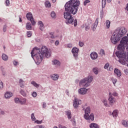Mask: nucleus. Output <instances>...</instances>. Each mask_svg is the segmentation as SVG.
I'll list each match as a JSON object with an SVG mask.
<instances>
[{
    "label": "nucleus",
    "instance_id": "f257e3e1",
    "mask_svg": "<svg viewBox=\"0 0 128 128\" xmlns=\"http://www.w3.org/2000/svg\"><path fill=\"white\" fill-rule=\"evenodd\" d=\"M80 4V2L78 0H70L64 5V10L66 12H64V16L66 20L65 22L66 24H72L74 26H78V20H74L72 14H76Z\"/></svg>",
    "mask_w": 128,
    "mask_h": 128
},
{
    "label": "nucleus",
    "instance_id": "f03ea898",
    "mask_svg": "<svg viewBox=\"0 0 128 128\" xmlns=\"http://www.w3.org/2000/svg\"><path fill=\"white\" fill-rule=\"evenodd\" d=\"M126 48L128 52V34L127 36H124L122 38L120 44L118 46V51L116 52V56L120 58L118 62L124 66L128 62V52H124Z\"/></svg>",
    "mask_w": 128,
    "mask_h": 128
},
{
    "label": "nucleus",
    "instance_id": "7ed1b4c3",
    "mask_svg": "<svg viewBox=\"0 0 128 128\" xmlns=\"http://www.w3.org/2000/svg\"><path fill=\"white\" fill-rule=\"evenodd\" d=\"M50 51L46 46H42L41 51L40 48L34 47L31 52L32 57L34 58V56H35L36 58V64L38 65L42 62L44 56L46 58H48L50 56Z\"/></svg>",
    "mask_w": 128,
    "mask_h": 128
},
{
    "label": "nucleus",
    "instance_id": "20e7f679",
    "mask_svg": "<svg viewBox=\"0 0 128 128\" xmlns=\"http://www.w3.org/2000/svg\"><path fill=\"white\" fill-rule=\"evenodd\" d=\"M82 110L84 111V118L86 120H94V115L92 113L90 114V107L88 106V104L82 105Z\"/></svg>",
    "mask_w": 128,
    "mask_h": 128
},
{
    "label": "nucleus",
    "instance_id": "39448f33",
    "mask_svg": "<svg viewBox=\"0 0 128 128\" xmlns=\"http://www.w3.org/2000/svg\"><path fill=\"white\" fill-rule=\"evenodd\" d=\"M92 76H88V78H85L80 80L79 82V86H83V88H88L90 84L92 82Z\"/></svg>",
    "mask_w": 128,
    "mask_h": 128
},
{
    "label": "nucleus",
    "instance_id": "423d86ee",
    "mask_svg": "<svg viewBox=\"0 0 128 128\" xmlns=\"http://www.w3.org/2000/svg\"><path fill=\"white\" fill-rule=\"evenodd\" d=\"M122 37L118 34V32L115 30L111 36V42L114 44H116L120 40Z\"/></svg>",
    "mask_w": 128,
    "mask_h": 128
},
{
    "label": "nucleus",
    "instance_id": "0eeeda50",
    "mask_svg": "<svg viewBox=\"0 0 128 128\" xmlns=\"http://www.w3.org/2000/svg\"><path fill=\"white\" fill-rule=\"evenodd\" d=\"M26 18L28 20H30L32 26H36V21H34V16H32V14L30 12H28L26 14Z\"/></svg>",
    "mask_w": 128,
    "mask_h": 128
},
{
    "label": "nucleus",
    "instance_id": "6e6552de",
    "mask_svg": "<svg viewBox=\"0 0 128 128\" xmlns=\"http://www.w3.org/2000/svg\"><path fill=\"white\" fill-rule=\"evenodd\" d=\"M116 32H118V34L120 35L121 38H122L126 34V28L122 26L119 29H116L115 30Z\"/></svg>",
    "mask_w": 128,
    "mask_h": 128
},
{
    "label": "nucleus",
    "instance_id": "1a4fd4ad",
    "mask_svg": "<svg viewBox=\"0 0 128 128\" xmlns=\"http://www.w3.org/2000/svg\"><path fill=\"white\" fill-rule=\"evenodd\" d=\"M80 49L76 47L74 48L72 50V52L73 54L74 57V58L75 60H78V51Z\"/></svg>",
    "mask_w": 128,
    "mask_h": 128
},
{
    "label": "nucleus",
    "instance_id": "9d476101",
    "mask_svg": "<svg viewBox=\"0 0 128 128\" xmlns=\"http://www.w3.org/2000/svg\"><path fill=\"white\" fill-rule=\"evenodd\" d=\"M108 100L109 101L110 104V106H113L114 104L116 102V98H114L112 95V92H109V98H108Z\"/></svg>",
    "mask_w": 128,
    "mask_h": 128
},
{
    "label": "nucleus",
    "instance_id": "9b49d317",
    "mask_svg": "<svg viewBox=\"0 0 128 128\" xmlns=\"http://www.w3.org/2000/svg\"><path fill=\"white\" fill-rule=\"evenodd\" d=\"M106 0H102V10L100 12V18H104V8H106Z\"/></svg>",
    "mask_w": 128,
    "mask_h": 128
},
{
    "label": "nucleus",
    "instance_id": "f8f14e48",
    "mask_svg": "<svg viewBox=\"0 0 128 128\" xmlns=\"http://www.w3.org/2000/svg\"><path fill=\"white\" fill-rule=\"evenodd\" d=\"M98 18H96V20L94 24H92V30H93V32H94L96 30V28L98 26Z\"/></svg>",
    "mask_w": 128,
    "mask_h": 128
},
{
    "label": "nucleus",
    "instance_id": "ddd939ff",
    "mask_svg": "<svg viewBox=\"0 0 128 128\" xmlns=\"http://www.w3.org/2000/svg\"><path fill=\"white\" fill-rule=\"evenodd\" d=\"M80 102H82V100H78L76 98H75L74 99V101L73 102V106L74 108H78V106L80 104Z\"/></svg>",
    "mask_w": 128,
    "mask_h": 128
},
{
    "label": "nucleus",
    "instance_id": "4468645a",
    "mask_svg": "<svg viewBox=\"0 0 128 128\" xmlns=\"http://www.w3.org/2000/svg\"><path fill=\"white\" fill-rule=\"evenodd\" d=\"M114 74L116 76L117 78H120L122 76V72L120 70L116 68L114 70Z\"/></svg>",
    "mask_w": 128,
    "mask_h": 128
},
{
    "label": "nucleus",
    "instance_id": "2eb2a0df",
    "mask_svg": "<svg viewBox=\"0 0 128 128\" xmlns=\"http://www.w3.org/2000/svg\"><path fill=\"white\" fill-rule=\"evenodd\" d=\"M90 56L92 60H96L98 56V53H96V52H93L90 54Z\"/></svg>",
    "mask_w": 128,
    "mask_h": 128
},
{
    "label": "nucleus",
    "instance_id": "dca6fc26",
    "mask_svg": "<svg viewBox=\"0 0 128 128\" xmlns=\"http://www.w3.org/2000/svg\"><path fill=\"white\" fill-rule=\"evenodd\" d=\"M38 26H39V28L40 30H41L42 32L44 30V22H42V21H39L38 22Z\"/></svg>",
    "mask_w": 128,
    "mask_h": 128
},
{
    "label": "nucleus",
    "instance_id": "f3484780",
    "mask_svg": "<svg viewBox=\"0 0 128 128\" xmlns=\"http://www.w3.org/2000/svg\"><path fill=\"white\" fill-rule=\"evenodd\" d=\"M88 22H90V23H86L84 24L85 30L88 31L90 28V24H92V20H89Z\"/></svg>",
    "mask_w": 128,
    "mask_h": 128
},
{
    "label": "nucleus",
    "instance_id": "a211bd4d",
    "mask_svg": "<svg viewBox=\"0 0 128 128\" xmlns=\"http://www.w3.org/2000/svg\"><path fill=\"white\" fill-rule=\"evenodd\" d=\"M88 92V89L84 88H80L78 90V92L80 94H86Z\"/></svg>",
    "mask_w": 128,
    "mask_h": 128
},
{
    "label": "nucleus",
    "instance_id": "6ab92c4d",
    "mask_svg": "<svg viewBox=\"0 0 128 128\" xmlns=\"http://www.w3.org/2000/svg\"><path fill=\"white\" fill-rule=\"evenodd\" d=\"M4 96L6 98H12V93L10 92H6L4 94Z\"/></svg>",
    "mask_w": 128,
    "mask_h": 128
},
{
    "label": "nucleus",
    "instance_id": "aec40b11",
    "mask_svg": "<svg viewBox=\"0 0 128 128\" xmlns=\"http://www.w3.org/2000/svg\"><path fill=\"white\" fill-rule=\"evenodd\" d=\"M53 64L56 66H60V62L58 60H54L52 61Z\"/></svg>",
    "mask_w": 128,
    "mask_h": 128
},
{
    "label": "nucleus",
    "instance_id": "412c9836",
    "mask_svg": "<svg viewBox=\"0 0 128 128\" xmlns=\"http://www.w3.org/2000/svg\"><path fill=\"white\" fill-rule=\"evenodd\" d=\"M20 104H26V98H20Z\"/></svg>",
    "mask_w": 128,
    "mask_h": 128
},
{
    "label": "nucleus",
    "instance_id": "4be33fe9",
    "mask_svg": "<svg viewBox=\"0 0 128 128\" xmlns=\"http://www.w3.org/2000/svg\"><path fill=\"white\" fill-rule=\"evenodd\" d=\"M58 78L59 76L58 74H53L51 76V78L53 80H58Z\"/></svg>",
    "mask_w": 128,
    "mask_h": 128
},
{
    "label": "nucleus",
    "instance_id": "5701e85b",
    "mask_svg": "<svg viewBox=\"0 0 128 128\" xmlns=\"http://www.w3.org/2000/svg\"><path fill=\"white\" fill-rule=\"evenodd\" d=\"M26 28L27 30H32V27L30 22H28L26 23Z\"/></svg>",
    "mask_w": 128,
    "mask_h": 128
},
{
    "label": "nucleus",
    "instance_id": "b1692460",
    "mask_svg": "<svg viewBox=\"0 0 128 128\" xmlns=\"http://www.w3.org/2000/svg\"><path fill=\"white\" fill-rule=\"evenodd\" d=\"M90 128H100V126L96 123H92L90 124Z\"/></svg>",
    "mask_w": 128,
    "mask_h": 128
},
{
    "label": "nucleus",
    "instance_id": "393cba45",
    "mask_svg": "<svg viewBox=\"0 0 128 128\" xmlns=\"http://www.w3.org/2000/svg\"><path fill=\"white\" fill-rule=\"evenodd\" d=\"M66 116L69 120L72 118V112L70 110L66 112Z\"/></svg>",
    "mask_w": 128,
    "mask_h": 128
},
{
    "label": "nucleus",
    "instance_id": "a878e982",
    "mask_svg": "<svg viewBox=\"0 0 128 128\" xmlns=\"http://www.w3.org/2000/svg\"><path fill=\"white\" fill-rule=\"evenodd\" d=\"M118 114V110H114L112 113V115L113 116L114 118H116Z\"/></svg>",
    "mask_w": 128,
    "mask_h": 128
},
{
    "label": "nucleus",
    "instance_id": "bb28decb",
    "mask_svg": "<svg viewBox=\"0 0 128 128\" xmlns=\"http://www.w3.org/2000/svg\"><path fill=\"white\" fill-rule=\"evenodd\" d=\"M122 124L125 128H128V121L126 122V120H122Z\"/></svg>",
    "mask_w": 128,
    "mask_h": 128
},
{
    "label": "nucleus",
    "instance_id": "cd10ccee",
    "mask_svg": "<svg viewBox=\"0 0 128 128\" xmlns=\"http://www.w3.org/2000/svg\"><path fill=\"white\" fill-rule=\"evenodd\" d=\"M24 80H22L20 79L19 80V84L20 88H24Z\"/></svg>",
    "mask_w": 128,
    "mask_h": 128
},
{
    "label": "nucleus",
    "instance_id": "c85d7f7f",
    "mask_svg": "<svg viewBox=\"0 0 128 128\" xmlns=\"http://www.w3.org/2000/svg\"><path fill=\"white\" fill-rule=\"evenodd\" d=\"M45 6L46 8H50L52 6V4H50V2L48 1H46L45 2Z\"/></svg>",
    "mask_w": 128,
    "mask_h": 128
},
{
    "label": "nucleus",
    "instance_id": "c756f323",
    "mask_svg": "<svg viewBox=\"0 0 128 128\" xmlns=\"http://www.w3.org/2000/svg\"><path fill=\"white\" fill-rule=\"evenodd\" d=\"M31 84H32L35 88H38V86H40V84H36L34 81H32L31 82Z\"/></svg>",
    "mask_w": 128,
    "mask_h": 128
},
{
    "label": "nucleus",
    "instance_id": "7c9ffc66",
    "mask_svg": "<svg viewBox=\"0 0 128 128\" xmlns=\"http://www.w3.org/2000/svg\"><path fill=\"white\" fill-rule=\"evenodd\" d=\"M106 27L107 28H108L110 26V21L107 20L106 22Z\"/></svg>",
    "mask_w": 128,
    "mask_h": 128
},
{
    "label": "nucleus",
    "instance_id": "2f4dec72",
    "mask_svg": "<svg viewBox=\"0 0 128 128\" xmlns=\"http://www.w3.org/2000/svg\"><path fill=\"white\" fill-rule=\"evenodd\" d=\"M20 94H22V96H26V92H24V90H20Z\"/></svg>",
    "mask_w": 128,
    "mask_h": 128
},
{
    "label": "nucleus",
    "instance_id": "473e14b6",
    "mask_svg": "<svg viewBox=\"0 0 128 128\" xmlns=\"http://www.w3.org/2000/svg\"><path fill=\"white\" fill-rule=\"evenodd\" d=\"M102 102L105 106H108V100L106 99H104L102 100Z\"/></svg>",
    "mask_w": 128,
    "mask_h": 128
},
{
    "label": "nucleus",
    "instance_id": "72a5a7b5",
    "mask_svg": "<svg viewBox=\"0 0 128 128\" xmlns=\"http://www.w3.org/2000/svg\"><path fill=\"white\" fill-rule=\"evenodd\" d=\"M2 58L3 60H8V56L6 54H2Z\"/></svg>",
    "mask_w": 128,
    "mask_h": 128
},
{
    "label": "nucleus",
    "instance_id": "f704fd0d",
    "mask_svg": "<svg viewBox=\"0 0 128 128\" xmlns=\"http://www.w3.org/2000/svg\"><path fill=\"white\" fill-rule=\"evenodd\" d=\"M50 16H51V18H56V12H51Z\"/></svg>",
    "mask_w": 128,
    "mask_h": 128
},
{
    "label": "nucleus",
    "instance_id": "c9c22d12",
    "mask_svg": "<svg viewBox=\"0 0 128 128\" xmlns=\"http://www.w3.org/2000/svg\"><path fill=\"white\" fill-rule=\"evenodd\" d=\"M111 80H112L114 86H116V82H118V80H116V78H111Z\"/></svg>",
    "mask_w": 128,
    "mask_h": 128
},
{
    "label": "nucleus",
    "instance_id": "e433bc0d",
    "mask_svg": "<svg viewBox=\"0 0 128 128\" xmlns=\"http://www.w3.org/2000/svg\"><path fill=\"white\" fill-rule=\"evenodd\" d=\"M92 70H93V72H94L95 74H98V70L97 68H94Z\"/></svg>",
    "mask_w": 128,
    "mask_h": 128
},
{
    "label": "nucleus",
    "instance_id": "4c0bfd02",
    "mask_svg": "<svg viewBox=\"0 0 128 128\" xmlns=\"http://www.w3.org/2000/svg\"><path fill=\"white\" fill-rule=\"evenodd\" d=\"M26 34L28 38H30V36H32V33L31 31H28L26 32Z\"/></svg>",
    "mask_w": 128,
    "mask_h": 128
},
{
    "label": "nucleus",
    "instance_id": "58836bf2",
    "mask_svg": "<svg viewBox=\"0 0 128 128\" xmlns=\"http://www.w3.org/2000/svg\"><path fill=\"white\" fill-rule=\"evenodd\" d=\"M31 119L32 120V122H34V120L36 121V117L34 116V113H32L31 114Z\"/></svg>",
    "mask_w": 128,
    "mask_h": 128
},
{
    "label": "nucleus",
    "instance_id": "ea45409f",
    "mask_svg": "<svg viewBox=\"0 0 128 128\" xmlns=\"http://www.w3.org/2000/svg\"><path fill=\"white\" fill-rule=\"evenodd\" d=\"M90 0H85L84 2V6H86L88 4H90Z\"/></svg>",
    "mask_w": 128,
    "mask_h": 128
},
{
    "label": "nucleus",
    "instance_id": "a19ab883",
    "mask_svg": "<svg viewBox=\"0 0 128 128\" xmlns=\"http://www.w3.org/2000/svg\"><path fill=\"white\" fill-rule=\"evenodd\" d=\"M5 2H6V6H9L10 4V0H6Z\"/></svg>",
    "mask_w": 128,
    "mask_h": 128
},
{
    "label": "nucleus",
    "instance_id": "79ce46f5",
    "mask_svg": "<svg viewBox=\"0 0 128 128\" xmlns=\"http://www.w3.org/2000/svg\"><path fill=\"white\" fill-rule=\"evenodd\" d=\"M34 122L38 124H40L42 122V120H35Z\"/></svg>",
    "mask_w": 128,
    "mask_h": 128
},
{
    "label": "nucleus",
    "instance_id": "37998d69",
    "mask_svg": "<svg viewBox=\"0 0 128 128\" xmlns=\"http://www.w3.org/2000/svg\"><path fill=\"white\" fill-rule=\"evenodd\" d=\"M32 96H33V98H36V96H37V94L36 92H34L32 94Z\"/></svg>",
    "mask_w": 128,
    "mask_h": 128
},
{
    "label": "nucleus",
    "instance_id": "c03bdc74",
    "mask_svg": "<svg viewBox=\"0 0 128 128\" xmlns=\"http://www.w3.org/2000/svg\"><path fill=\"white\" fill-rule=\"evenodd\" d=\"M108 66H110V64L106 63L104 66V68H105V70H106V68H108Z\"/></svg>",
    "mask_w": 128,
    "mask_h": 128
},
{
    "label": "nucleus",
    "instance_id": "a18cd8bd",
    "mask_svg": "<svg viewBox=\"0 0 128 128\" xmlns=\"http://www.w3.org/2000/svg\"><path fill=\"white\" fill-rule=\"evenodd\" d=\"M4 88V83L2 82H0V90H2Z\"/></svg>",
    "mask_w": 128,
    "mask_h": 128
},
{
    "label": "nucleus",
    "instance_id": "49530a36",
    "mask_svg": "<svg viewBox=\"0 0 128 128\" xmlns=\"http://www.w3.org/2000/svg\"><path fill=\"white\" fill-rule=\"evenodd\" d=\"M49 34H50V36H50L51 38H54V32H50L49 33Z\"/></svg>",
    "mask_w": 128,
    "mask_h": 128
},
{
    "label": "nucleus",
    "instance_id": "de8ad7c7",
    "mask_svg": "<svg viewBox=\"0 0 128 128\" xmlns=\"http://www.w3.org/2000/svg\"><path fill=\"white\" fill-rule=\"evenodd\" d=\"M14 102L16 104H20V98H15Z\"/></svg>",
    "mask_w": 128,
    "mask_h": 128
},
{
    "label": "nucleus",
    "instance_id": "09e8293b",
    "mask_svg": "<svg viewBox=\"0 0 128 128\" xmlns=\"http://www.w3.org/2000/svg\"><path fill=\"white\" fill-rule=\"evenodd\" d=\"M13 64L14 66H18V62H16V60H14L13 62Z\"/></svg>",
    "mask_w": 128,
    "mask_h": 128
},
{
    "label": "nucleus",
    "instance_id": "8fccbe9b",
    "mask_svg": "<svg viewBox=\"0 0 128 128\" xmlns=\"http://www.w3.org/2000/svg\"><path fill=\"white\" fill-rule=\"evenodd\" d=\"M118 93L116 92H114L112 94V96H118Z\"/></svg>",
    "mask_w": 128,
    "mask_h": 128
},
{
    "label": "nucleus",
    "instance_id": "3c124183",
    "mask_svg": "<svg viewBox=\"0 0 128 128\" xmlns=\"http://www.w3.org/2000/svg\"><path fill=\"white\" fill-rule=\"evenodd\" d=\"M68 48H72V44H68Z\"/></svg>",
    "mask_w": 128,
    "mask_h": 128
},
{
    "label": "nucleus",
    "instance_id": "603ef678",
    "mask_svg": "<svg viewBox=\"0 0 128 128\" xmlns=\"http://www.w3.org/2000/svg\"><path fill=\"white\" fill-rule=\"evenodd\" d=\"M79 46L82 48V46H84V42H79Z\"/></svg>",
    "mask_w": 128,
    "mask_h": 128
},
{
    "label": "nucleus",
    "instance_id": "864d4df0",
    "mask_svg": "<svg viewBox=\"0 0 128 128\" xmlns=\"http://www.w3.org/2000/svg\"><path fill=\"white\" fill-rule=\"evenodd\" d=\"M42 107L44 108H46V102H43Z\"/></svg>",
    "mask_w": 128,
    "mask_h": 128
},
{
    "label": "nucleus",
    "instance_id": "5fc2aeb1",
    "mask_svg": "<svg viewBox=\"0 0 128 128\" xmlns=\"http://www.w3.org/2000/svg\"><path fill=\"white\" fill-rule=\"evenodd\" d=\"M3 31L4 32H6V25L4 26Z\"/></svg>",
    "mask_w": 128,
    "mask_h": 128
},
{
    "label": "nucleus",
    "instance_id": "6e6d98bb",
    "mask_svg": "<svg viewBox=\"0 0 128 128\" xmlns=\"http://www.w3.org/2000/svg\"><path fill=\"white\" fill-rule=\"evenodd\" d=\"M60 44V42H58V40H56L55 42V46H58Z\"/></svg>",
    "mask_w": 128,
    "mask_h": 128
},
{
    "label": "nucleus",
    "instance_id": "4d7b16f0",
    "mask_svg": "<svg viewBox=\"0 0 128 128\" xmlns=\"http://www.w3.org/2000/svg\"><path fill=\"white\" fill-rule=\"evenodd\" d=\"M22 22V16H19V22Z\"/></svg>",
    "mask_w": 128,
    "mask_h": 128
},
{
    "label": "nucleus",
    "instance_id": "13d9d810",
    "mask_svg": "<svg viewBox=\"0 0 128 128\" xmlns=\"http://www.w3.org/2000/svg\"><path fill=\"white\" fill-rule=\"evenodd\" d=\"M124 74H128V69H125L124 70Z\"/></svg>",
    "mask_w": 128,
    "mask_h": 128
},
{
    "label": "nucleus",
    "instance_id": "bf43d9fd",
    "mask_svg": "<svg viewBox=\"0 0 128 128\" xmlns=\"http://www.w3.org/2000/svg\"><path fill=\"white\" fill-rule=\"evenodd\" d=\"M100 52L102 54H104V50H101L100 51Z\"/></svg>",
    "mask_w": 128,
    "mask_h": 128
},
{
    "label": "nucleus",
    "instance_id": "052dcab7",
    "mask_svg": "<svg viewBox=\"0 0 128 128\" xmlns=\"http://www.w3.org/2000/svg\"><path fill=\"white\" fill-rule=\"evenodd\" d=\"M66 94H68V90H66Z\"/></svg>",
    "mask_w": 128,
    "mask_h": 128
},
{
    "label": "nucleus",
    "instance_id": "680f3d73",
    "mask_svg": "<svg viewBox=\"0 0 128 128\" xmlns=\"http://www.w3.org/2000/svg\"><path fill=\"white\" fill-rule=\"evenodd\" d=\"M0 114H4V111H1L0 112Z\"/></svg>",
    "mask_w": 128,
    "mask_h": 128
},
{
    "label": "nucleus",
    "instance_id": "e2e57ef3",
    "mask_svg": "<svg viewBox=\"0 0 128 128\" xmlns=\"http://www.w3.org/2000/svg\"><path fill=\"white\" fill-rule=\"evenodd\" d=\"M106 2H107L108 3H110V2H112V0H106Z\"/></svg>",
    "mask_w": 128,
    "mask_h": 128
},
{
    "label": "nucleus",
    "instance_id": "0e129e2a",
    "mask_svg": "<svg viewBox=\"0 0 128 128\" xmlns=\"http://www.w3.org/2000/svg\"><path fill=\"white\" fill-rule=\"evenodd\" d=\"M76 84H78V80H76L75 81Z\"/></svg>",
    "mask_w": 128,
    "mask_h": 128
},
{
    "label": "nucleus",
    "instance_id": "69168bd1",
    "mask_svg": "<svg viewBox=\"0 0 128 128\" xmlns=\"http://www.w3.org/2000/svg\"><path fill=\"white\" fill-rule=\"evenodd\" d=\"M56 2V0H52V2L54 3Z\"/></svg>",
    "mask_w": 128,
    "mask_h": 128
},
{
    "label": "nucleus",
    "instance_id": "338daca9",
    "mask_svg": "<svg viewBox=\"0 0 128 128\" xmlns=\"http://www.w3.org/2000/svg\"><path fill=\"white\" fill-rule=\"evenodd\" d=\"M54 128H58V126H55L54 127Z\"/></svg>",
    "mask_w": 128,
    "mask_h": 128
},
{
    "label": "nucleus",
    "instance_id": "774afa93",
    "mask_svg": "<svg viewBox=\"0 0 128 128\" xmlns=\"http://www.w3.org/2000/svg\"><path fill=\"white\" fill-rule=\"evenodd\" d=\"M4 50L6 48V47L4 46Z\"/></svg>",
    "mask_w": 128,
    "mask_h": 128
}]
</instances>
